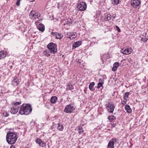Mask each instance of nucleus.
I'll return each mask as SVG.
<instances>
[{
    "instance_id": "obj_32",
    "label": "nucleus",
    "mask_w": 148,
    "mask_h": 148,
    "mask_svg": "<svg viewBox=\"0 0 148 148\" xmlns=\"http://www.w3.org/2000/svg\"><path fill=\"white\" fill-rule=\"evenodd\" d=\"M103 84V83H102L100 82H99L97 84V88H99L101 87L102 86V85Z\"/></svg>"
},
{
    "instance_id": "obj_19",
    "label": "nucleus",
    "mask_w": 148,
    "mask_h": 148,
    "mask_svg": "<svg viewBox=\"0 0 148 148\" xmlns=\"http://www.w3.org/2000/svg\"><path fill=\"white\" fill-rule=\"evenodd\" d=\"M95 85V83L93 82H91L90 83L89 86V88L91 90L93 91L95 90V88H93V86H94Z\"/></svg>"
},
{
    "instance_id": "obj_15",
    "label": "nucleus",
    "mask_w": 148,
    "mask_h": 148,
    "mask_svg": "<svg viewBox=\"0 0 148 148\" xmlns=\"http://www.w3.org/2000/svg\"><path fill=\"white\" fill-rule=\"evenodd\" d=\"M119 65V63L118 62H116L113 64V67L112 68V70L115 71L117 69Z\"/></svg>"
},
{
    "instance_id": "obj_16",
    "label": "nucleus",
    "mask_w": 148,
    "mask_h": 148,
    "mask_svg": "<svg viewBox=\"0 0 148 148\" xmlns=\"http://www.w3.org/2000/svg\"><path fill=\"white\" fill-rule=\"evenodd\" d=\"M77 132H78V133L79 134H83L84 133V130H83L82 128V127L81 126H79L77 127Z\"/></svg>"
},
{
    "instance_id": "obj_36",
    "label": "nucleus",
    "mask_w": 148,
    "mask_h": 148,
    "mask_svg": "<svg viewBox=\"0 0 148 148\" xmlns=\"http://www.w3.org/2000/svg\"><path fill=\"white\" fill-rule=\"evenodd\" d=\"M57 34H58V32H53L51 33V34L52 35L55 36L56 37V36H57Z\"/></svg>"
},
{
    "instance_id": "obj_41",
    "label": "nucleus",
    "mask_w": 148,
    "mask_h": 148,
    "mask_svg": "<svg viewBox=\"0 0 148 148\" xmlns=\"http://www.w3.org/2000/svg\"><path fill=\"white\" fill-rule=\"evenodd\" d=\"M10 148H15V146L12 145L10 147Z\"/></svg>"
},
{
    "instance_id": "obj_23",
    "label": "nucleus",
    "mask_w": 148,
    "mask_h": 148,
    "mask_svg": "<svg viewBox=\"0 0 148 148\" xmlns=\"http://www.w3.org/2000/svg\"><path fill=\"white\" fill-rule=\"evenodd\" d=\"M57 128L59 130L62 131L63 130L64 127L60 123H59L58 124Z\"/></svg>"
},
{
    "instance_id": "obj_39",
    "label": "nucleus",
    "mask_w": 148,
    "mask_h": 148,
    "mask_svg": "<svg viewBox=\"0 0 148 148\" xmlns=\"http://www.w3.org/2000/svg\"><path fill=\"white\" fill-rule=\"evenodd\" d=\"M116 29L117 30L118 32H121V30L117 26H116Z\"/></svg>"
},
{
    "instance_id": "obj_48",
    "label": "nucleus",
    "mask_w": 148,
    "mask_h": 148,
    "mask_svg": "<svg viewBox=\"0 0 148 148\" xmlns=\"http://www.w3.org/2000/svg\"><path fill=\"white\" fill-rule=\"evenodd\" d=\"M38 23V21H37L35 23Z\"/></svg>"
},
{
    "instance_id": "obj_47",
    "label": "nucleus",
    "mask_w": 148,
    "mask_h": 148,
    "mask_svg": "<svg viewBox=\"0 0 148 148\" xmlns=\"http://www.w3.org/2000/svg\"><path fill=\"white\" fill-rule=\"evenodd\" d=\"M44 53L46 55V53H47V52L46 51H45Z\"/></svg>"
},
{
    "instance_id": "obj_42",
    "label": "nucleus",
    "mask_w": 148,
    "mask_h": 148,
    "mask_svg": "<svg viewBox=\"0 0 148 148\" xmlns=\"http://www.w3.org/2000/svg\"><path fill=\"white\" fill-rule=\"evenodd\" d=\"M115 17V16H111V18H112V20H113V19H114Z\"/></svg>"
},
{
    "instance_id": "obj_24",
    "label": "nucleus",
    "mask_w": 148,
    "mask_h": 148,
    "mask_svg": "<svg viewBox=\"0 0 148 148\" xmlns=\"http://www.w3.org/2000/svg\"><path fill=\"white\" fill-rule=\"evenodd\" d=\"M108 119L110 122H112L115 120L116 117L114 116H109L108 117Z\"/></svg>"
},
{
    "instance_id": "obj_17",
    "label": "nucleus",
    "mask_w": 148,
    "mask_h": 148,
    "mask_svg": "<svg viewBox=\"0 0 148 148\" xmlns=\"http://www.w3.org/2000/svg\"><path fill=\"white\" fill-rule=\"evenodd\" d=\"M125 109L126 111L127 112L130 113L132 112V110L130 106L128 105H126L125 106Z\"/></svg>"
},
{
    "instance_id": "obj_34",
    "label": "nucleus",
    "mask_w": 148,
    "mask_h": 148,
    "mask_svg": "<svg viewBox=\"0 0 148 148\" xmlns=\"http://www.w3.org/2000/svg\"><path fill=\"white\" fill-rule=\"evenodd\" d=\"M76 37V34H75V35H73V36H68L67 37V38H69L71 39H73L75 38Z\"/></svg>"
},
{
    "instance_id": "obj_40",
    "label": "nucleus",
    "mask_w": 148,
    "mask_h": 148,
    "mask_svg": "<svg viewBox=\"0 0 148 148\" xmlns=\"http://www.w3.org/2000/svg\"><path fill=\"white\" fill-rule=\"evenodd\" d=\"M81 62H82L81 60H80V59L78 60V61H77V62H78L79 63H81Z\"/></svg>"
},
{
    "instance_id": "obj_8",
    "label": "nucleus",
    "mask_w": 148,
    "mask_h": 148,
    "mask_svg": "<svg viewBox=\"0 0 148 148\" xmlns=\"http://www.w3.org/2000/svg\"><path fill=\"white\" fill-rule=\"evenodd\" d=\"M117 140V139L116 138L111 139L109 142L107 148H114V143Z\"/></svg>"
},
{
    "instance_id": "obj_18",
    "label": "nucleus",
    "mask_w": 148,
    "mask_h": 148,
    "mask_svg": "<svg viewBox=\"0 0 148 148\" xmlns=\"http://www.w3.org/2000/svg\"><path fill=\"white\" fill-rule=\"evenodd\" d=\"M38 28L40 31L42 32H43L45 30V26L42 24H39L38 27Z\"/></svg>"
},
{
    "instance_id": "obj_27",
    "label": "nucleus",
    "mask_w": 148,
    "mask_h": 148,
    "mask_svg": "<svg viewBox=\"0 0 148 148\" xmlns=\"http://www.w3.org/2000/svg\"><path fill=\"white\" fill-rule=\"evenodd\" d=\"M63 37V36L61 34L58 33L56 38L57 39H60Z\"/></svg>"
},
{
    "instance_id": "obj_12",
    "label": "nucleus",
    "mask_w": 148,
    "mask_h": 148,
    "mask_svg": "<svg viewBox=\"0 0 148 148\" xmlns=\"http://www.w3.org/2000/svg\"><path fill=\"white\" fill-rule=\"evenodd\" d=\"M121 53L127 55L131 53L132 52V50L130 49L127 48L126 49H122L121 51Z\"/></svg>"
},
{
    "instance_id": "obj_1",
    "label": "nucleus",
    "mask_w": 148,
    "mask_h": 148,
    "mask_svg": "<svg viewBox=\"0 0 148 148\" xmlns=\"http://www.w3.org/2000/svg\"><path fill=\"white\" fill-rule=\"evenodd\" d=\"M17 138L16 134L9 132L6 136V140L9 144H14L17 140Z\"/></svg>"
},
{
    "instance_id": "obj_26",
    "label": "nucleus",
    "mask_w": 148,
    "mask_h": 148,
    "mask_svg": "<svg viewBox=\"0 0 148 148\" xmlns=\"http://www.w3.org/2000/svg\"><path fill=\"white\" fill-rule=\"evenodd\" d=\"M73 22V20L72 19H71L70 18H68L66 19V20L65 21V23H66V24H71Z\"/></svg>"
},
{
    "instance_id": "obj_37",
    "label": "nucleus",
    "mask_w": 148,
    "mask_h": 148,
    "mask_svg": "<svg viewBox=\"0 0 148 148\" xmlns=\"http://www.w3.org/2000/svg\"><path fill=\"white\" fill-rule=\"evenodd\" d=\"M127 101V99H124V100L122 101L121 103L123 105H124Z\"/></svg>"
},
{
    "instance_id": "obj_28",
    "label": "nucleus",
    "mask_w": 148,
    "mask_h": 148,
    "mask_svg": "<svg viewBox=\"0 0 148 148\" xmlns=\"http://www.w3.org/2000/svg\"><path fill=\"white\" fill-rule=\"evenodd\" d=\"M14 104L13 105V106H16L17 107H20L19 106H18V105H20L21 103V102L20 101L17 102V101H14L13 102Z\"/></svg>"
},
{
    "instance_id": "obj_44",
    "label": "nucleus",
    "mask_w": 148,
    "mask_h": 148,
    "mask_svg": "<svg viewBox=\"0 0 148 148\" xmlns=\"http://www.w3.org/2000/svg\"><path fill=\"white\" fill-rule=\"evenodd\" d=\"M115 125H116V124H113V125H112V127H114L115 126Z\"/></svg>"
},
{
    "instance_id": "obj_6",
    "label": "nucleus",
    "mask_w": 148,
    "mask_h": 148,
    "mask_svg": "<svg viewBox=\"0 0 148 148\" xmlns=\"http://www.w3.org/2000/svg\"><path fill=\"white\" fill-rule=\"evenodd\" d=\"M131 3L133 7L139 8L140 5L141 1L140 0H132Z\"/></svg>"
},
{
    "instance_id": "obj_2",
    "label": "nucleus",
    "mask_w": 148,
    "mask_h": 148,
    "mask_svg": "<svg viewBox=\"0 0 148 148\" xmlns=\"http://www.w3.org/2000/svg\"><path fill=\"white\" fill-rule=\"evenodd\" d=\"M32 110L31 106L29 104H23L20 107L19 113L21 115H28L31 112Z\"/></svg>"
},
{
    "instance_id": "obj_13",
    "label": "nucleus",
    "mask_w": 148,
    "mask_h": 148,
    "mask_svg": "<svg viewBox=\"0 0 148 148\" xmlns=\"http://www.w3.org/2000/svg\"><path fill=\"white\" fill-rule=\"evenodd\" d=\"M19 82L18 78L16 76H14L13 78V80L12 82V84L14 86H17L19 83Z\"/></svg>"
},
{
    "instance_id": "obj_7",
    "label": "nucleus",
    "mask_w": 148,
    "mask_h": 148,
    "mask_svg": "<svg viewBox=\"0 0 148 148\" xmlns=\"http://www.w3.org/2000/svg\"><path fill=\"white\" fill-rule=\"evenodd\" d=\"M40 15L38 13H35V12L31 11L29 14L30 17L33 19L38 18L40 16Z\"/></svg>"
},
{
    "instance_id": "obj_14",
    "label": "nucleus",
    "mask_w": 148,
    "mask_h": 148,
    "mask_svg": "<svg viewBox=\"0 0 148 148\" xmlns=\"http://www.w3.org/2000/svg\"><path fill=\"white\" fill-rule=\"evenodd\" d=\"M82 44V42L80 41H78L74 42L73 44V47L75 48L79 47Z\"/></svg>"
},
{
    "instance_id": "obj_25",
    "label": "nucleus",
    "mask_w": 148,
    "mask_h": 148,
    "mask_svg": "<svg viewBox=\"0 0 148 148\" xmlns=\"http://www.w3.org/2000/svg\"><path fill=\"white\" fill-rule=\"evenodd\" d=\"M111 16L110 14H108L105 17V20L106 21H109L111 20Z\"/></svg>"
},
{
    "instance_id": "obj_45",
    "label": "nucleus",
    "mask_w": 148,
    "mask_h": 148,
    "mask_svg": "<svg viewBox=\"0 0 148 148\" xmlns=\"http://www.w3.org/2000/svg\"><path fill=\"white\" fill-rule=\"evenodd\" d=\"M35 0H29V1L30 2H33Z\"/></svg>"
},
{
    "instance_id": "obj_3",
    "label": "nucleus",
    "mask_w": 148,
    "mask_h": 148,
    "mask_svg": "<svg viewBox=\"0 0 148 148\" xmlns=\"http://www.w3.org/2000/svg\"><path fill=\"white\" fill-rule=\"evenodd\" d=\"M47 47L51 53L55 54L57 51V45L53 42L49 43L47 46Z\"/></svg>"
},
{
    "instance_id": "obj_46",
    "label": "nucleus",
    "mask_w": 148,
    "mask_h": 148,
    "mask_svg": "<svg viewBox=\"0 0 148 148\" xmlns=\"http://www.w3.org/2000/svg\"><path fill=\"white\" fill-rule=\"evenodd\" d=\"M103 77H105L106 78V75H103Z\"/></svg>"
},
{
    "instance_id": "obj_31",
    "label": "nucleus",
    "mask_w": 148,
    "mask_h": 148,
    "mask_svg": "<svg viewBox=\"0 0 148 148\" xmlns=\"http://www.w3.org/2000/svg\"><path fill=\"white\" fill-rule=\"evenodd\" d=\"M75 34H76V33L75 32H69L67 33V35L68 36H71Z\"/></svg>"
},
{
    "instance_id": "obj_11",
    "label": "nucleus",
    "mask_w": 148,
    "mask_h": 148,
    "mask_svg": "<svg viewBox=\"0 0 148 148\" xmlns=\"http://www.w3.org/2000/svg\"><path fill=\"white\" fill-rule=\"evenodd\" d=\"M36 142L40 146L42 147H44L46 146V143L39 138L36 139Z\"/></svg>"
},
{
    "instance_id": "obj_49",
    "label": "nucleus",
    "mask_w": 148,
    "mask_h": 148,
    "mask_svg": "<svg viewBox=\"0 0 148 148\" xmlns=\"http://www.w3.org/2000/svg\"><path fill=\"white\" fill-rule=\"evenodd\" d=\"M101 59L102 60H103V58H101Z\"/></svg>"
},
{
    "instance_id": "obj_33",
    "label": "nucleus",
    "mask_w": 148,
    "mask_h": 148,
    "mask_svg": "<svg viewBox=\"0 0 148 148\" xmlns=\"http://www.w3.org/2000/svg\"><path fill=\"white\" fill-rule=\"evenodd\" d=\"M148 39L146 37H143L141 38V40L144 42H146L148 40Z\"/></svg>"
},
{
    "instance_id": "obj_35",
    "label": "nucleus",
    "mask_w": 148,
    "mask_h": 148,
    "mask_svg": "<svg viewBox=\"0 0 148 148\" xmlns=\"http://www.w3.org/2000/svg\"><path fill=\"white\" fill-rule=\"evenodd\" d=\"M3 115L5 116V117H7L9 116V114L8 112L6 111H4L3 113Z\"/></svg>"
},
{
    "instance_id": "obj_5",
    "label": "nucleus",
    "mask_w": 148,
    "mask_h": 148,
    "mask_svg": "<svg viewBox=\"0 0 148 148\" xmlns=\"http://www.w3.org/2000/svg\"><path fill=\"white\" fill-rule=\"evenodd\" d=\"M75 109L74 106L73 105L70 104L67 105L64 111L66 113H71Z\"/></svg>"
},
{
    "instance_id": "obj_29",
    "label": "nucleus",
    "mask_w": 148,
    "mask_h": 148,
    "mask_svg": "<svg viewBox=\"0 0 148 148\" xmlns=\"http://www.w3.org/2000/svg\"><path fill=\"white\" fill-rule=\"evenodd\" d=\"M119 0H112V3L115 5H117L119 3Z\"/></svg>"
},
{
    "instance_id": "obj_4",
    "label": "nucleus",
    "mask_w": 148,
    "mask_h": 148,
    "mask_svg": "<svg viewBox=\"0 0 148 148\" xmlns=\"http://www.w3.org/2000/svg\"><path fill=\"white\" fill-rule=\"evenodd\" d=\"M77 7L79 11H84L86 9L87 5L85 2H80L77 3Z\"/></svg>"
},
{
    "instance_id": "obj_22",
    "label": "nucleus",
    "mask_w": 148,
    "mask_h": 148,
    "mask_svg": "<svg viewBox=\"0 0 148 148\" xmlns=\"http://www.w3.org/2000/svg\"><path fill=\"white\" fill-rule=\"evenodd\" d=\"M6 53L4 51L0 52V59H1L4 58L5 56Z\"/></svg>"
},
{
    "instance_id": "obj_38",
    "label": "nucleus",
    "mask_w": 148,
    "mask_h": 148,
    "mask_svg": "<svg viewBox=\"0 0 148 148\" xmlns=\"http://www.w3.org/2000/svg\"><path fill=\"white\" fill-rule=\"evenodd\" d=\"M20 1H19V0H17L16 2V5L18 6H19V5H20Z\"/></svg>"
},
{
    "instance_id": "obj_9",
    "label": "nucleus",
    "mask_w": 148,
    "mask_h": 148,
    "mask_svg": "<svg viewBox=\"0 0 148 148\" xmlns=\"http://www.w3.org/2000/svg\"><path fill=\"white\" fill-rule=\"evenodd\" d=\"M106 108H107L108 110L110 113H112L114 110L115 106L114 104H112L109 103L107 105Z\"/></svg>"
},
{
    "instance_id": "obj_20",
    "label": "nucleus",
    "mask_w": 148,
    "mask_h": 148,
    "mask_svg": "<svg viewBox=\"0 0 148 148\" xmlns=\"http://www.w3.org/2000/svg\"><path fill=\"white\" fill-rule=\"evenodd\" d=\"M73 85L70 83H69L67 84L66 86V90H71L73 89Z\"/></svg>"
},
{
    "instance_id": "obj_21",
    "label": "nucleus",
    "mask_w": 148,
    "mask_h": 148,
    "mask_svg": "<svg viewBox=\"0 0 148 148\" xmlns=\"http://www.w3.org/2000/svg\"><path fill=\"white\" fill-rule=\"evenodd\" d=\"M57 100V98L56 96H54L51 97L50 100L51 102L52 103H55Z\"/></svg>"
},
{
    "instance_id": "obj_10",
    "label": "nucleus",
    "mask_w": 148,
    "mask_h": 148,
    "mask_svg": "<svg viewBox=\"0 0 148 148\" xmlns=\"http://www.w3.org/2000/svg\"><path fill=\"white\" fill-rule=\"evenodd\" d=\"M20 108V107L13 106V107L11 108L10 112L13 114H16L18 112V110H19Z\"/></svg>"
},
{
    "instance_id": "obj_30",
    "label": "nucleus",
    "mask_w": 148,
    "mask_h": 148,
    "mask_svg": "<svg viewBox=\"0 0 148 148\" xmlns=\"http://www.w3.org/2000/svg\"><path fill=\"white\" fill-rule=\"evenodd\" d=\"M129 95V92H126L123 95V98L124 99H127L128 97V95Z\"/></svg>"
},
{
    "instance_id": "obj_43",
    "label": "nucleus",
    "mask_w": 148,
    "mask_h": 148,
    "mask_svg": "<svg viewBox=\"0 0 148 148\" xmlns=\"http://www.w3.org/2000/svg\"><path fill=\"white\" fill-rule=\"evenodd\" d=\"M99 82H101L102 81V79L101 78H100L99 79Z\"/></svg>"
}]
</instances>
